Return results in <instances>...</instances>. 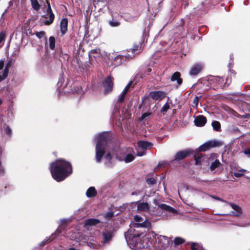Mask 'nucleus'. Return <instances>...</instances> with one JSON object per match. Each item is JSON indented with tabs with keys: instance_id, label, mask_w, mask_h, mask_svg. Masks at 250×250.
Listing matches in <instances>:
<instances>
[{
	"instance_id": "1",
	"label": "nucleus",
	"mask_w": 250,
	"mask_h": 250,
	"mask_svg": "<svg viewBox=\"0 0 250 250\" xmlns=\"http://www.w3.org/2000/svg\"><path fill=\"white\" fill-rule=\"evenodd\" d=\"M49 168L53 178L58 182L63 181L72 172L71 164L62 159L52 163Z\"/></svg>"
},
{
	"instance_id": "2",
	"label": "nucleus",
	"mask_w": 250,
	"mask_h": 250,
	"mask_svg": "<svg viewBox=\"0 0 250 250\" xmlns=\"http://www.w3.org/2000/svg\"><path fill=\"white\" fill-rule=\"evenodd\" d=\"M151 236H154L153 233L147 234L146 236L142 238L133 237L125 239L128 246L132 250H138L143 248H150L152 242H150Z\"/></svg>"
},
{
	"instance_id": "3",
	"label": "nucleus",
	"mask_w": 250,
	"mask_h": 250,
	"mask_svg": "<svg viewBox=\"0 0 250 250\" xmlns=\"http://www.w3.org/2000/svg\"><path fill=\"white\" fill-rule=\"evenodd\" d=\"M110 137L108 133H103L97 137V143L96 146V160L97 163H100L106 150L108 142Z\"/></svg>"
},
{
	"instance_id": "4",
	"label": "nucleus",
	"mask_w": 250,
	"mask_h": 250,
	"mask_svg": "<svg viewBox=\"0 0 250 250\" xmlns=\"http://www.w3.org/2000/svg\"><path fill=\"white\" fill-rule=\"evenodd\" d=\"M153 234L154 236H151V239H150V242H152V246L149 248L150 250H163L168 247L169 243L168 237L159 235L156 238V234Z\"/></svg>"
},
{
	"instance_id": "5",
	"label": "nucleus",
	"mask_w": 250,
	"mask_h": 250,
	"mask_svg": "<svg viewBox=\"0 0 250 250\" xmlns=\"http://www.w3.org/2000/svg\"><path fill=\"white\" fill-rule=\"evenodd\" d=\"M162 210L171 213L176 212V210L173 208L167 205L162 204L159 205L157 208H154V210H150V213L154 216H160L162 214Z\"/></svg>"
},
{
	"instance_id": "6",
	"label": "nucleus",
	"mask_w": 250,
	"mask_h": 250,
	"mask_svg": "<svg viewBox=\"0 0 250 250\" xmlns=\"http://www.w3.org/2000/svg\"><path fill=\"white\" fill-rule=\"evenodd\" d=\"M146 235H144V233L139 230V229H137L134 226L130 227V228L128 231L125 233V239L131 238L134 237H140L142 238L146 236Z\"/></svg>"
},
{
	"instance_id": "7",
	"label": "nucleus",
	"mask_w": 250,
	"mask_h": 250,
	"mask_svg": "<svg viewBox=\"0 0 250 250\" xmlns=\"http://www.w3.org/2000/svg\"><path fill=\"white\" fill-rule=\"evenodd\" d=\"M134 220L136 223L132 224L131 225L137 229H139L140 228H149L151 226V224L148 220L146 219L144 220V218L139 215H135L134 216Z\"/></svg>"
},
{
	"instance_id": "8",
	"label": "nucleus",
	"mask_w": 250,
	"mask_h": 250,
	"mask_svg": "<svg viewBox=\"0 0 250 250\" xmlns=\"http://www.w3.org/2000/svg\"><path fill=\"white\" fill-rule=\"evenodd\" d=\"M103 240L102 243L105 244H108L111 241L114 236L113 230L112 229H105L102 232Z\"/></svg>"
},
{
	"instance_id": "9",
	"label": "nucleus",
	"mask_w": 250,
	"mask_h": 250,
	"mask_svg": "<svg viewBox=\"0 0 250 250\" xmlns=\"http://www.w3.org/2000/svg\"><path fill=\"white\" fill-rule=\"evenodd\" d=\"M216 154H211L208 160L209 162L211 163L210 169L212 171L219 167L221 165L220 161L216 159Z\"/></svg>"
},
{
	"instance_id": "10",
	"label": "nucleus",
	"mask_w": 250,
	"mask_h": 250,
	"mask_svg": "<svg viewBox=\"0 0 250 250\" xmlns=\"http://www.w3.org/2000/svg\"><path fill=\"white\" fill-rule=\"evenodd\" d=\"M104 87V92L107 94L112 91L113 88V80L111 77H107L103 83Z\"/></svg>"
},
{
	"instance_id": "11",
	"label": "nucleus",
	"mask_w": 250,
	"mask_h": 250,
	"mask_svg": "<svg viewBox=\"0 0 250 250\" xmlns=\"http://www.w3.org/2000/svg\"><path fill=\"white\" fill-rule=\"evenodd\" d=\"M217 146V142L215 141H209L206 142L199 147L200 151H205L210 148L214 147Z\"/></svg>"
},
{
	"instance_id": "12",
	"label": "nucleus",
	"mask_w": 250,
	"mask_h": 250,
	"mask_svg": "<svg viewBox=\"0 0 250 250\" xmlns=\"http://www.w3.org/2000/svg\"><path fill=\"white\" fill-rule=\"evenodd\" d=\"M148 96L154 100L160 101L165 97V93L162 91H151Z\"/></svg>"
},
{
	"instance_id": "13",
	"label": "nucleus",
	"mask_w": 250,
	"mask_h": 250,
	"mask_svg": "<svg viewBox=\"0 0 250 250\" xmlns=\"http://www.w3.org/2000/svg\"><path fill=\"white\" fill-rule=\"evenodd\" d=\"M203 66L201 63H196L194 64L191 68L189 74L191 76H196L198 75L202 70Z\"/></svg>"
},
{
	"instance_id": "14",
	"label": "nucleus",
	"mask_w": 250,
	"mask_h": 250,
	"mask_svg": "<svg viewBox=\"0 0 250 250\" xmlns=\"http://www.w3.org/2000/svg\"><path fill=\"white\" fill-rule=\"evenodd\" d=\"M231 206L233 211L231 212L232 215L234 216L238 217L242 214V209L239 206L232 203H228Z\"/></svg>"
},
{
	"instance_id": "15",
	"label": "nucleus",
	"mask_w": 250,
	"mask_h": 250,
	"mask_svg": "<svg viewBox=\"0 0 250 250\" xmlns=\"http://www.w3.org/2000/svg\"><path fill=\"white\" fill-rule=\"evenodd\" d=\"M133 55L128 54L127 55H117L114 60V63L115 65H119L124 62L126 58H132Z\"/></svg>"
},
{
	"instance_id": "16",
	"label": "nucleus",
	"mask_w": 250,
	"mask_h": 250,
	"mask_svg": "<svg viewBox=\"0 0 250 250\" xmlns=\"http://www.w3.org/2000/svg\"><path fill=\"white\" fill-rule=\"evenodd\" d=\"M210 83H214L216 85L222 86L224 84V79L218 76H211L209 79Z\"/></svg>"
},
{
	"instance_id": "17",
	"label": "nucleus",
	"mask_w": 250,
	"mask_h": 250,
	"mask_svg": "<svg viewBox=\"0 0 250 250\" xmlns=\"http://www.w3.org/2000/svg\"><path fill=\"white\" fill-rule=\"evenodd\" d=\"M207 122V119L202 115L197 116L194 120V123L196 126H203Z\"/></svg>"
},
{
	"instance_id": "18",
	"label": "nucleus",
	"mask_w": 250,
	"mask_h": 250,
	"mask_svg": "<svg viewBox=\"0 0 250 250\" xmlns=\"http://www.w3.org/2000/svg\"><path fill=\"white\" fill-rule=\"evenodd\" d=\"M138 145L140 148L144 150L150 148L152 146L151 143L143 141H139Z\"/></svg>"
},
{
	"instance_id": "19",
	"label": "nucleus",
	"mask_w": 250,
	"mask_h": 250,
	"mask_svg": "<svg viewBox=\"0 0 250 250\" xmlns=\"http://www.w3.org/2000/svg\"><path fill=\"white\" fill-rule=\"evenodd\" d=\"M189 153V152L188 150L181 151L178 152L175 154L174 160L176 161L181 160L187 157Z\"/></svg>"
},
{
	"instance_id": "20",
	"label": "nucleus",
	"mask_w": 250,
	"mask_h": 250,
	"mask_svg": "<svg viewBox=\"0 0 250 250\" xmlns=\"http://www.w3.org/2000/svg\"><path fill=\"white\" fill-rule=\"evenodd\" d=\"M68 20L66 18L62 19L61 22L60 26L61 32L62 34H64L67 30Z\"/></svg>"
},
{
	"instance_id": "21",
	"label": "nucleus",
	"mask_w": 250,
	"mask_h": 250,
	"mask_svg": "<svg viewBox=\"0 0 250 250\" xmlns=\"http://www.w3.org/2000/svg\"><path fill=\"white\" fill-rule=\"evenodd\" d=\"M104 159L105 160V165L109 167H111L112 166V156L111 155V154L109 152L107 153L105 155Z\"/></svg>"
},
{
	"instance_id": "22",
	"label": "nucleus",
	"mask_w": 250,
	"mask_h": 250,
	"mask_svg": "<svg viewBox=\"0 0 250 250\" xmlns=\"http://www.w3.org/2000/svg\"><path fill=\"white\" fill-rule=\"evenodd\" d=\"M137 209L139 211H148L149 210V205L146 202L139 203L137 205Z\"/></svg>"
},
{
	"instance_id": "23",
	"label": "nucleus",
	"mask_w": 250,
	"mask_h": 250,
	"mask_svg": "<svg viewBox=\"0 0 250 250\" xmlns=\"http://www.w3.org/2000/svg\"><path fill=\"white\" fill-rule=\"evenodd\" d=\"M171 81L173 82L177 81L178 85L181 84L182 80L180 78V73L178 72H175L171 77Z\"/></svg>"
},
{
	"instance_id": "24",
	"label": "nucleus",
	"mask_w": 250,
	"mask_h": 250,
	"mask_svg": "<svg viewBox=\"0 0 250 250\" xmlns=\"http://www.w3.org/2000/svg\"><path fill=\"white\" fill-rule=\"evenodd\" d=\"M67 237H69L71 239H77V241H82L83 242H86V239L84 237H82V235L79 233H72V235L67 236Z\"/></svg>"
},
{
	"instance_id": "25",
	"label": "nucleus",
	"mask_w": 250,
	"mask_h": 250,
	"mask_svg": "<svg viewBox=\"0 0 250 250\" xmlns=\"http://www.w3.org/2000/svg\"><path fill=\"white\" fill-rule=\"evenodd\" d=\"M100 222V221L97 219H88L85 221L84 226L87 227L88 226H94Z\"/></svg>"
},
{
	"instance_id": "26",
	"label": "nucleus",
	"mask_w": 250,
	"mask_h": 250,
	"mask_svg": "<svg viewBox=\"0 0 250 250\" xmlns=\"http://www.w3.org/2000/svg\"><path fill=\"white\" fill-rule=\"evenodd\" d=\"M47 10H49L50 12L48 13V14L47 15V17L45 18L47 19V17H48L49 20H46L44 21V23L46 25H49L53 22L54 19V15L51 11V8H50V6H49V8Z\"/></svg>"
},
{
	"instance_id": "27",
	"label": "nucleus",
	"mask_w": 250,
	"mask_h": 250,
	"mask_svg": "<svg viewBox=\"0 0 250 250\" xmlns=\"http://www.w3.org/2000/svg\"><path fill=\"white\" fill-rule=\"evenodd\" d=\"M130 150L129 153L127 154L123 159V161L126 163L132 162L135 158L133 154L131 153V152L133 151L132 149L130 148Z\"/></svg>"
},
{
	"instance_id": "28",
	"label": "nucleus",
	"mask_w": 250,
	"mask_h": 250,
	"mask_svg": "<svg viewBox=\"0 0 250 250\" xmlns=\"http://www.w3.org/2000/svg\"><path fill=\"white\" fill-rule=\"evenodd\" d=\"M97 192L94 187H90L86 191V195L89 197H92L96 195Z\"/></svg>"
},
{
	"instance_id": "29",
	"label": "nucleus",
	"mask_w": 250,
	"mask_h": 250,
	"mask_svg": "<svg viewBox=\"0 0 250 250\" xmlns=\"http://www.w3.org/2000/svg\"><path fill=\"white\" fill-rule=\"evenodd\" d=\"M100 52L99 49H96L91 50L89 53V57L92 60V58H96L99 57Z\"/></svg>"
},
{
	"instance_id": "30",
	"label": "nucleus",
	"mask_w": 250,
	"mask_h": 250,
	"mask_svg": "<svg viewBox=\"0 0 250 250\" xmlns=\"http://www.w3.org/2000/svg\"><path fill=\"white\" fill-rule=\"evenodd\" d=\"M62 229L63 230V228L60 226L57 229L55 232L51 235V238H50V240H47V241H51L53 240L56 236H58L60 234H62Z\"/></svg>"
},
{
	"instance_id": "31",
	"label": "nucleus",
	"mask_w": 250,
	"mask_h": 250,
	"mask_svg": "<svg viewBox=\"0 0 250 250\" xmlns=\"http://www.w3.org/2000/svg\"><path fill=\"white\" fill-rule=\"evenodd\" d=\"M194 159L196 165H200L203 160V157L201 154H196L194 155Z\"/></svg>"
},
{
	"instance_id": "32",
	"label": "nucleus",
	"mask_w": 250,
	"mask_h": 250,
	"mask_svg": "<svg viewBox=\"0 0 250 250\" xmlns=\"http://www.w3.org/2000/svg\"><path fill=\"white\" fill-rule=\"evenodd\" d=\"M8 66L7 65L5 66L2 74L0 73V82L2 81L4 79H6L8 75Z\"/></svg>"
},
{
	"instance_id": "33",
	"label": "nucleus",
	"mask_w": 250,
	"mask_h": 250,
	"mask_svg": "<svg viewBox=\"0 0 250 250\" xmlns=\"http://www.w3.org/2000/svg\"><path fill=\"white\" fill-rule=\"evenodd\" d=\"M49 48L53 50L55 46V39L54 37H50L49 39Z\"/></svg>"
},
{
	"instance_id": "34",
	"label": "nucleus",
	"mask_w": 250,
	"mask_h": 250,
	"mask_svg": "<svg viewBox=\"0 0 250 250\" xmlns=\"http://www.w3.org/2000/svg\"><path fill=\"white\" fill-rule=\"evenodd\" d=\"M211 125H212V126L214 130L217 131L220 130L221 125L219 122L216 121H213V122H212Z\"/></svg>"
},
{
	"instance_id": "35",
	"label": "nucleus",
	"mask_w": 250,
	"mask_h": 250,
	"mask_svg": "<svg viewBox=\"0 0 250 250\" xmlns=\"http://www.w3.org/2000/svg\"><path fill=\"white\" fill-rule=\"evenodd\" d=\"M32 5L35 10H38L40 8V5L37 0H31Z\"/></svg>"
},
{
	"instance_id": "36",
	"label": "nucleus",
	"mask_w": 250,
	"mask_h": 250,
	"mask_svg": "<svg viewBox=\"0 0 250 250\" xmlns=\"http://www.w3.org/2000/svg\"><path fill=\"white\" fill-rule=\"evenodd\" d=\"M35 35L39 39L44 38L45 39V40H46L45 37V33L44 31L37 32L36 33H35Z\"/></svg>"
},
{
	"instance_id": "37",
	"label": "nucleus",
	"mask_w": 250,
	"mask_h": 250,
	"mask_svg": "<svg viewBox=\"0 0 250 250\" xmlns=\"http://www.w3.org/2000/svg\"><path fill=\"white\" fill-rule=\"evenodd\" d=\"M109 24L112 27H117L119 26L120 24L118 21L114 20L109 21Z\"/></svg>"
},
{
	"instance_id": "38",
	"label": "nucleus",
	"mask_w": 250,
	"mask_h": 250,
	"mask_svg": "<svg viewBox=\"0 0 250 250\" xmlns=\"http://www.w3.org/2000/svg\"><path fill=\"white\" fill-rule=\"evenodd\" d=\"M191 248L193 250H201V248L199 244L193 243L192 244Z\"/></svg>"
},
{
	"instance_id": "39",
	"label": "nucleus",
	"mask_w": 250,
	"mask_h": 250,
	"mask_svg": "<svg viewBox=\"0 0 250 250\" xmlns=\"http://www.w3.org/2000/svg\"><path fill=\"white\" fill-rule=\"evenodd\" d=\"M169 108V105L168 103H166L162 108H161V112L165 114V113L167 111V110Z\"/></svg>"
},
{
	"instance_id": "40",
	"label": "nucleus",
	"mask_w": 250,
	"mask_h": 250,
	"mask_svg": "<svg viewBox=\"0 0 250 250\" xmlns=\"http://www.w3.org/2000/svg\"><path fill=\"white\" fill-rule=\"evenodd\" d=\"M237 226L241 227H249V226H250V221H246L245 222L243 223H239L238 224Z\"/></svg>"
},
{
	"instance_id": "41",
	"label": "nucleus",
	"mask_w": 250,
	"mask_h": 250,
	"mask_svg": "<svg viewBox=\"0 0 250 250\" xmlns=\"http://www.w3.org/2000/svg\"><path fill=\"white\" fill-rule=\"evenodd\" d=\"M125 96H126L125 94L123 93H121V94L118 97V99L117 101L118 103H122V102H124Z\"/></svg>"
},
{
	"instance_id": "42",
	"label": "nucleus",
	"mask_w": 250,
	"mask_h": 250,
	"mask_svg": "<svg viewBox=\"0 0 250 250\" xmlns=\"http://www.w3.org/2000/svg\"><path fill=\"white\" fill-rule=\"evenodd\" d=\"M184 242V240L181 238L177 237L174 239V244L175 245L181 244Z\"/></svg>"
},
{
	"instance_id": "43",
	"label": "nucleus",
	"mask_w": 250,
	"mask_h": 250,
	"mask_svg": "<svg viewBox=\"0 0 250 250\" xmlns=\"http://www.w3.org/2000/svg\"><path fill=\"white\" fill-rule=\"evenodd\" d=\"M146 182L149 185H153L155 183L156 180L154 178H149L147 179Z\"/></svg>"
},
{
	"instance_id": "44",
	"label": "nucleus",
	"mask_w": 250,
	"mask_h": 250,
	"mask_svg": "<svg viewBox=\"0 0 250 250\" xmlns=\"http://www.w3.org/2000/svg\"><path fill=\"white\" fill-rule=\"evenodd\" d=\"M5 132L6 134L10 136L12 134V130L9 126H6L5 128Z\"/></svg>"
},
{
	"instance_id": "45",
	"label": "nucleus",
	"mask_w": 250,
	"mask_h": 250,
	"mask_svg": "<svg viewBox=\"0 0 250 250\" xmlns=\"http://www.w3.org/2000/svg\"><path fill=\"white\" fill-rule=\"evenodd\" d=\"M151 114V113H143V114L142 115V116H141V118H140V120L141 121H143V120H144L147 117H148V116H150Z\"/></svg>"
},
{
	"instance_id": "46",
	"label": "nucleus",
	"mask_w": 250,
	"mask_h": 250,
	"mask_svg": "<svg viewBox=\"0 0 250 250\" xmlns=\"http://www.w3.org/2000/svg\"><path fill=\"white\" fill-rule=\"evenodd\" d=\"M88 245L90 248H92L93 249H98L100 247V245H96L93 243H89Z\"/></svg>"
},
{
	"instance_id": "47",
	"label": "nucleus",
	"mask_w": 250,
	"mask_h": 250,
	"mask_svg": "<svg viewBox=\"0 0 250 250\" xmlns=\"http://www.w3.org/2000/svg\"><path fill=\"white\" fill-rule=\"evenodd\" d=\"M5 38V34L3 32L0 33V43L3 40H4Z\"/></svg>"
},
{
	"instance_id": "48",
	"label": "nucleus",
	"mask_w": 250,
	"mask_h": 250,
	"mask_svg": "<svg viewBox=\"0 0 250 250\" xmlns=\"http://www.w3.org/2000/svg\"><path fill=\"white\" fill-rule=\"evenodd\" d=\"M114 215L112 212H107L105 214V217L106 218H111Z\"/></svg>"
},
{
	"instance_id": "49",
	"label": "nucleus",
	"mask_w": 250,
	"mask_h": 250,
	"mask_svg": "<svg viewBox=\"0 0 250 250\" xmlns=\"http://www.w3.org/2000/svg\"><path fill=\"white\" fill-rule=\"evenodd\" d=\"M132 83L131 81H130L129 83H128L125 87L124 89L126 90V91H127L128 92L129 90V89L130 88Z\"/></svg>"
},
{
	"instance_id": "50",
	"label": "nucleus",
	"mask_w": 250,
	"mask_h": 250,
	"mask_svg": "<svg viewBox=\"0 0 250 250\" xmlns=\"http://www.w3.org/2000/svg\"><path fill=\"white\" fill-rule=\"evenodd\" d=\"M211 197L212 198H213V199H216L217 200H218V201H221V202H224L228 203L227 202L225 201V200H224L222 199L221 198H220L219 197H218L217 196L211 195Z\"/></svg>"
},
{
	"instance_id": "51",
	"label": "nucleus",
	"mask_w": 250,
	"mask_h": 250,
	"mask_svg": "<svg viewBox=\"0 0 250 250\" xmlns=\"http://www.w3.org/2000/svg\"><path fill=\"white\" fill-rule=\"evenodd\" d=\"M243 175V174L239 172H234V176L236 177H240Z\"/></svg>"
},
{
	"instance_id": "52",
	"label": "nucleus",
	"mask_w": 250,
	"mask_h": 250,
	"mask_svg": "<svg viewBox=\"0 0 250 250\" xmlns=\"http://www.w3.org/2000/svg\"><path fill=\"white\" fill-rule=\"evenodd\" d=\"M193 104H195V106H197L198 103V97H195V98L193 100Z\"/></svg>"
},
{
	"instance_id": "53",
	"label": "nucleus",
	"mask_w": 250,
	"mask_h": 250,
	"mask_svg": "<svg viewBox=\"0 0 250 250\" xmlns=\"http://www.w3.org/2000/svg\"><path fill=\"white\" fill-rule=\"evenodd\" d=\"M4 61L3 60H0V70L2 69L4 66Z\"/></svg>"
},
{
	"instance_id": "54",
	"label": "nucleus",
	"mask_w": 250,
	"mask_h": 250,
	"mask_svg": "<svg viewBox=\"0 0 250 250\" xmlns=\"http://www.w3.org/2000/svg\"><path fill=\"white\" fill-rule=\"evenodd\" d=\"M244 153L246 154L249 157H250V149H247L245 150Z\"/></svg>"
},
{
	"instance_id": "55",
	"label": "nucleus",
	"mask_w": 250,
	"mask_h": 250,
	"mask_svg": "<svg viewBox=\"0 0 250 250\" xmlns=\"http://www.w3.org/2000/svg\"><path fill=\"white\" fill-rule=\"evenodd\" d=\"M203 6H204V3H202L200 6H198V7H197V8H198L200 10H201V11H203V10H204V8H203Z\"/></svg>"
},
{
	"instance_id": "56",
	"label": "nucleus",
	"mask_w": 250,
	"mask_h": 250,
	"mask_svg": "<svg viewBox=\"0 0 250 250\" xmlns=\"http://www.w3.org/2000/svg\"><path fill=\"white\" fill-rule=\"evenodd\" d=\"M164 164H165L164 162H160L159 163L158 167H161L162 166L164 165Z\"/></svg>"
},
{
	"instance_id": "57",
	"label": "nucleus",
	"mask_w": 250,
	"mask_h": 250,
	"mask_svg": "<svg viewBox=\"0 0 250 250\" xmlns=\"http://www.w3.org/2000/svg\"><path fill=\"white\" fill-rule=\"evenodd\" d=\"M144 154H145L144 152H142L141 153H137V155L139 156H142L144 155Z\"/></svg>"
},
{
	"instance_id": "58",
	"label": "nucleus",
	"mask_w": 250,
	"mask_h": 250,
	"mask_svg": "<svg viewBox=\"0 0 250 250\" xmlns=\"http://www.w3.org/2000/svg\"><path fill=\"white\" fill-rule=\"evenodd\" d=\"M78 250L76 249L75 248L72 247V248H69V249H68L67 250Z\"/></svg>"
},
{
	"instance_id": "59",
	"label": "nucleus",
	"mask_w": 250,
	"mask_h": 250,
	"mask_svg": "<svg viewBox=\"0 0 250 250\" xmlns=\"http://www.w3.org/2000/svg\"><path fill=\"white\" fill-rule=\"evenodd\" d=\"M127 92H128V91H126V90H125L124 89L123 90V91L122 92V93H124V94H125V95H126Z\"/></svg>"
},
{
	"instance_id": "60",
	"label": "nucleus",
	"mask_w": 250,
	"mask_h": 250,
	"mask_svg": "<svg viewBox=\"0 0 250 250\" xmlns=\"http://www.w3.org/2000/svg\"><path fill=\"white\" fill-rule=\"evenodd\" d=\"M10 64H11V62H9L6 65V66L7 65L8 66V69L9 70V67L10 66Z\"/></svg>"
},
{
	"instance_id": "61",
	"label": "nucleus",
	"mask_w": 250,
	"mask_h": 250,
	"mask_svg": "<svg viewBox=\"0 0 250 250\" xmlns=\"http://www.w3.org/2000/svg\"><path fill=\"white\" fill-rule=\"evenodd\" d=\"M137 48H133L132 49V50H131V52H135V51H137Z\"/></svg>"
},
{
	"instance_id": "62",
	"label": "nucleus",
	"mask_w": 250,
	"mask_h": 250,
	"mask_svg": "<svg viewBox=\"0 0 250 250\" xmlns=\"http://www.w3.org/2000/svg\"><path fill=\"white\" fill-rule=\"evenodd\" d=\"M147 97H144L142 98V101H143V102H144V101H145L146 99H147Z\"/></svg>"
},
{
	"instance_id": "63",
	"label": "nucleus",
	"mask_w": 250,
	"mask_h": 250,
	"mask_svg": "<svg viewBox=\"0 0 250 250\" xmlns=\"http://www.w3.org/2000/svg\"><path fill=\"white\" fill-rule=\"evenodd\" d=\"M6 12H7V9H6V10H5V11L2 13V16H3L4 15V14Z\"/></svg>"
},
{
	"instance_id": "64",
	"label": "nucleus",
	"mask_w": 250,
	"mask_h": 250,
	"mask_svg": "<svg viewBox=\"0 0 250 250\" xmlns=\"http://www.w3.org/2000/svg\"><path fill=\"white\" fill-rule=\"evenodd\" d=\"M240 171L244 172V171H246V170H245V169H241Z\"/></svg>"
}]
</instances>
